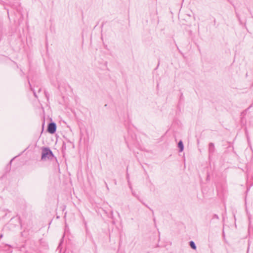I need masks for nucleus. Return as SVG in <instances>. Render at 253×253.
<instances>
[{"label": "nucleus", "mask_w": 253, "mask_h": 253, "mask_svg": "<svg viewBox=\"0 0 253 253\" xmlns=\"http://www.w3.org/2000/svg\"><path fill=\"white\" fill-rule=\"evenodd\" d=\"M47 159L50 161L53 160L57 161L56 157L49 147H42V148L41 160L45 161Z\"/></svg>", "instance_id": "1"}, {"label": "nucleus", "mask_w": 253, "mask_h": 253, "mask_svg": "<svg viewBox=\"0 0 253 253\" xmlns=\"http://www.w3.org/2000/svg\"><path fill=\"white\" fill-rule=\"evenodd\" d=\"M47 131L50 134H54L56 131V124L54 122H51L48 124Z\"/></svg>", "instance_id": "2"}, {"label": "nucleus", "mask_w": 253, "mask_h": 253, "mask_svg": "<svg viewBox=\"0 0 253 253\" xmlns=\"http://www.w3.org/2000/svg\"><path fill=\"white\" fill-rule=\"evenodd\" d=\"M214 145L213 143H210L209 144V152L210 154H212L214 152Z\"/></svg>", "instance_id": "3"}, {"label": "nucleus", "mask_w": 253, "mask_h": 253, "mask_svg": "<svg viewBox=\"0 0 253 253\" xmlns=\"http://www.w3.org/2000/svg\"><path fill=\"white\" fill-rule=\"evenodd\" d=\"M132 194L135 196L138 199V200L141 203L143 204V205H144L145 207H146L147 208H148L153 213H154V211L153 210L151 209L147 204H146L145 203H144L140 198L139 197L136 195L135 194H134L133 192H132Z\"/></svg>", "instance_id": "4"}, {"label": "nucleus", "mask_w": 253, "mask_h": 253, "mask_svg": "<svg viewBox=\"0 0 253 253\" xmlns=\"http://www.w3.org/2000/svg\"><path fill=\"white\" fill-rule=\"evenodd\" d=\"M177 146L179 148V151L180 152H181L183 151L184 150V145H183V142L182 141V140H180L178 143V144H177Z\"/></svg>", "instance_id": "5"}, {"label": "nucleus", "mask_w": 253, "mask_h": 253, "mask_svg": "<svg viewBox=\"0 0 253 253\" xmlns=\"http://www.w3.org/2000/svg\"><path fill=\"white\" fill-rule=\"evenodd\" d=\"M15 158H13V159H12L9 162V163L7 165L6 167V172H8L9 171L10 169H11V162L13 160V159H14Z\"/></svg>", "instance_id": "6"}, {"label": "nucleus", "mask_w": 253, "mask_h": 253, "mask_svg": "<svg viewBox=\"0 0 253 253\" xmlns=\"http://www.w3.org/2000/svg\"><path fill=\"white\" fill-rule=\"evenodd\" d=\"M190 247L193 250L196 249V245L194 241H191L189 243Z\"/></svg>", "instance_id": "7"}, {"label": "nucleus", "mask_w": 253, "mask_h": 253, "mask_svg": "<svg viewBox=\"0 0 253 253\" xmlns=\"http://www.w3.org/2000/svg\"><path fill=\"white\" fill-rule=\"evenodd\" d=\"M29 85H30L31 90H32V91H33V93H34V96H35L36 97H37V98L38 97H37V94H36V93L35 92V90H34V89L33 88V87H32V86H31V84H30V81H29Z\"/></svg>", "instance_id": "8"}, {"label": "nucleus", "mask_w": 253, "mask_h": 253, "mask_svg": "<svg viewBox=\"0 0 253 253\" xmlns=\"http://www.w3.org/2000/svg\"><path fill=\"white\" fill-rule=\"evenodd\" d=\"M215 219L217 220H218L219 219L218 215L216 214H214L213 215L212 217L211 218V220H214Z\"/></svg>", "instance_id": "9"}, {"label": "nucleus", "mask_w": 253, "mask_h": 253, "mask_svg": "<svg viewBox=\"0 0 253 253\" xmlns=\"http://www.w3.org/2000/svg\"><path fill=\"white\" fill-rule=\"evenodd\" d=\"M152 213H153V212H152ZM152 214H153V220L154 222H155L156 219H155V217H154V213H152Z\"/></svg>", "instance_id": "10"}, {"label": "nucleus", "mask_w": 253, "mask_h": 253, "mask_svg": "<svg viewBox=\"0 0 253 253\" xmlns=\"http://www.w3.org/2000/svg\"><path fill=\"white\" fill-rule=\"evenodd\" d=\"M183 93H181L180 97V99H182L183 98Z\"/></svg>", "instance_id": "11"}, {"label": "nucleus", "mask_w": 253, "mask_h": 253, "mask_svg": "<svg viewBox=\"0 0 253 253\" xmlns=\"http://www.w3.org/2000/svg\"><path fill=\"white\" fill-rule=\"evenodd\" d=\"M105 185H106V186L107 189L108 190V189H109V187H108V185H107V183H106V182H105Z\"/></svg>", "instance_id": "12"}, {"label": "nucleus", "mask_w": 253, "mask_h": 253, "mask_svg": "<svg viewBox=\"0 0 253 253\" xmlns=\"http://www.w3.org/2000/svg\"><path fill=\"white\" fill-rule=\"evenodd\" d=\"M45 96H46L47 99H48V97L47 94L45 92Z\"/></svg>", "instance_id": "13"}, {"label": "nucleus", "mask_w": 253, "mask_h": 253, "mask_svg": "<svg viewBox=\"0 0 253 253\" xmlns=\"http://www.w3.org/2000/svg\"><path fill=\"white\" fill-rule=\"evenodd\" d=\"M41 88H39V90H38V92H40V91H41Z\"/></svg>", "instance_id": "14"}, {"label": "nucleus", "mask_w": 253, "mask_h": 253, "mask_svg": "<svg viewBox=\"0 0 253 253\" xmlns=\"http://www.w3.org/2000/svg\"><path fill=\"white\" fill-rule=\"evenodd\" d=\"M2 237V234H1V235H0V238H1Z\"/></svg>", "instance_id": "15"}, {"label": "nucleus", "mask_w": 253, "mask_h": 253, "mask_svg": "<svg viewBox=\"0 0 253 253\" xmlns=\"http://www.w3.org/2000/svg\"><path fill=\"white\" fill-rule=\"evenodd\" d=\"M215 22H216V20H215V19H214V23H215Z\"/></svg>", "instance_id": "16"}]
</instances>
